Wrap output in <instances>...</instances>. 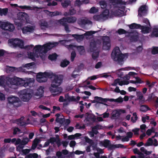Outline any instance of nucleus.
I'll use <instances>...</instances> for the list:
<instances>
[{
    "label": "nucleus",
    "mask_w": 158,
    "mask_h": 158,
    "mask_svg": "<svg viewBox=\"0 0 158 158\" xmlns=\"http://www.w3.org/2000/svg\"><path fill=\"white\" fill-rule=\"evenodd\" d=\"M53 79L51 84V87L49 88L50 91L52 93H54L53 96L58 95L62 92L63 89L60 87H58L62 83L63 77L62 75H53L51 74Z\"/></svg>",
    "instance_id": "f257e3e1"
},
{
    "label": "nucleus",
    "mask_w": 158,
    "mask_h": 158,
    "mask_svg": "<svg viewBox=\"0 0 158 158\" xmlns=\"http://www.w3.org/2000/svg\"><path fill=\"white\" fill-rule=\"evenodd\" d=\"M19 78L14 77L9 78L8 81L11 85H19L27 87V89L31 87L34 83V80L33 78H25L24 79L21 78V81L19 80Z\"/></svg>",
    "instance_id": "f03ea898"
},
{
    "label": "nucleus",
    "mask_w": 158,
    "mask_h": 158,
    "mask_svg": "<svg viewBox=\"0 0 158 158\" xmlns=\"http://www.w3.org/2000/svg\"><path fill=\"white\" fill-rule=\"evenodd\" d=\"M126 54H123L118 47H115L111 53L112 58L114 61H117L118 64L122 65L123 63V59L125 58Z\"/></svg>",
    "instance_id": "7ed1b4c3"
},
{
    "label": "nucleus",
    "mask_w": 158,
    "mask_h": 158,
    "mask_svg": "<svg viewBox=\"0 0 158 158\" xmlns=\"http://www.w3.org/2000/svg\"><path fill=\"white\" fill-rule=\"evenodd\" d=\"M7 100L8 103L15 107H18L22 105L21 101L17 97L11 95L7 98Z\"/></svg>",
    "instance_id": "20e7f679"
},
{
    "label": "nucleus",
    "mask_w": 158,
    "mask_h": 158,
    "mask_svg": "<svg viewBox=\"0 0 158 158\" xmlns=\"http://www.w3.org/2000/svg\"><path fill=\"white\" fill-rule=\"evenodd\" d=\"M52 75L50 73L45 72L38 73L36 76V80L40 83L45 82L48 80V78H51Z\"/></svg>",
    "instance_id": "39448f33"
},
{
    "label": "nucleus",
    "mask_w": 158,
    "mask_h": 158,
    "mask_svg": "<svg viewBox=\"0 0 158 158\" xmlns=\"http://www.w3.org/2000/svg\"><path fill=\"white\" fill-rule=\"evenodd\" d=\"M0 27L2 29L8 31L10 32H12L15 29L13 24L11 23L8 22H0Z\"/></svg>",
    "instance_id": "423d86ee"
},
{
    "label": "nucleus",
    "mask_w": 158,
    "mask_h": 158,
    "mask_svg": "<svg viewBox=\"0 0 158 158\" xmlns=\"http://www.w3.org/2000/svg\"><path fill=\"white\" fill-rule=\"evenodd\" d=\"M8 42L12 44L15 47H19L21 48H24L23 41L18 38L15 39H9Z\"/></svg>",
    "instance_id": "0eeeda50"
},
{
    "label": "nucleus",
    "mask_w": 158,
    "mask_h": 158,
    "mask_svg": "<svg viewBox=\"0 0 158 158\" xmlns=\"http://www.w3.org/2000/svg\"><path fill=\"white\" fill-rule=\"evenodd\" d=\"M19 96L23 101L28 102L31 98L32 95L27 90L24 89L21 91Z\"/></svg>",
    "instance_id": "6e6552de"
},
{
    "label": "nucleus",
    "mask_w": 158,
    "mask_h": 158,
    "mask_svg": "<svg viewBox=\"0 0 158 158\" xmlns=\"http://www.w3.org/2000/svg\"><path fill=\"white\" fill-rule=\"evenodd\" d=\"M102 41L103 48L106 50H109L110 48V39L107 36H103L102 38Z\"/></svg>",
    "instance_id": "1a4fd4ad"
},
{
    "label": "nucleus",
    "mask_w": 158,
    "mask_h": 158,
    "mask_svg": "<svg viewBox=\"0 0 158 158\" xmlns=\"http://www.w3.org/2000/svg\"><path fill=\"white\" fill-rule=\"evenodd\" d=\"M17 18L19 20L24 23H27V20L29 19V16L25 12H20L17 14Z\"/></svg>",
    "instance_id": "9d476101"
},
{
    "label": "nucleus",
    "mask_w": 158,
    "mask_h": 158,
    "mask_svg": "<svg viewBox=\"0 0 158 158\" xmlns=\"http://www.w3.org/2000/svg\"><path fill=\"white\" fill-rule=\"evenodd\" d=\"M101 43V40L99 39L91 41L90 43V51L93 52L95 51L97 49V47L100 45Z\"/></svg>",
    "instance_id": "9b49d317"
},
{
    "label": "nucleus",
    "mask_w": 158,
    "mask_h": 158,
    "mask_svg": "<svg viewBox=\"0 0 158 158\" xmlns=\"http://www.w3.org/2000/svg\"><path fill=\"white\" fill-rule=\"evenodd\" d=\"M100 144L106 148H108L109 150H112L113 149L110 148V146L113 144H111L110 140L108 139H104L103 141H101L100 142Z\"/></svg>",
    "instance_id": "f8f14e48"
},
{
    "label": "nucleus",
    "mask_w": 158,
    "mask_h": 158,
    "mask_svg": "<svg viewBox=\"0 0 158 158\" xmlns=\"http://www.w3.org/2000/svg\"><path fill=\"white\" fill-rule=\"evenodd\" d=\"M138 15L140 17L145 15L147 14L146 5L141 6L138 10Z\"/></svg>",
    "instance_id": "ddd939ff"
},
{
    "label": "nucleus",
    "mask_w": 158,
    "mask_h": 158,
    "mask_svg": "<svg viewBox=\"0 0 158 158\" xmlns=\"http://www.w3.org/2000/svg\"><path fill=\"white\" fill-rule=\"evenodd\" d=\"M34 30V29L32 26L24 27L22 29L23 34H26L27 32H31Z\"/></svg>",
    "instance_id": "4468645a"
},
{
    "label": "nucleus",
    "mask_w": 158,
    "mask_h": 158,
    "mask_svg": "<svg viewBox=\"0 0 158 158\" xmlns=\"http://www.w3.org/2000/svg\"><path fill=\"white\" fill-rule=\"evenodd\" d=\"M28 56L29 58L31 59L33 61H35V57L37 58L39 57V56L35 52H28Z\"/></svg>",
    "instance_id": "2eb2a0df"
},
{
    "label": "nucleus",
    "mask_w": 158,
    "mask_h": 158,
    "mask_svg": "<svg viewBox=\"0 0 158 158\" xmlns=\"http://www.w3.org/2000/svg\"><path fill=\"white\" fill-rule=\"evenodd\" d=\"M136 95L138 97V99L139 100L140 102H144L145 98L141 92L140 91L136 92Z\"/></svg>",
    "instance_id": "dca6fc26"
},
{
    "label": "nucleus",
    "mask_w": 158,
    "mask_h": 158,
    "mask_svg": "<svg viewBox=\"0 0 158 158\" xmlns=\"http://www.w3.org/2000/svg\"><path fill=\"white\" fill-rule=\"evenodd\" d=\"M35 52L37 54L39 53H42V46L40 45H37L35 46L34 48Z\"/></svg>",
    "instance_id": "f3484780"
},
{
    "label": "nucleus",
    "mask_w": 158,
    "mask_h": 158,
    "mask_svg": "<svg viewBox=\"0 0 158 158\" xmlns=\"http://www.w3.org/2000/svg\"><path fill=\"white\" fill-rule=\"evenodd\" d=\"M94 99L97 103L103 104L104 105H106V104L103 103L105 102V98H103L101 97L95 96L94 97Z\"/></svg>",
    "instance_id": "a211bd4d"
},
{
    "label": "nucleus",
    "mask_w": 158,
    "mask_h": 158,
    "mask_svg": "<svg viewBox=\"0 0 158 158\" xmlns=\"http://www.w3.org/2000/svg\"><path fill=\"white\" fill-rule=\"evenodd\" d=\"M67 22L69 23H74L77 20L76 18L75 17L71 16L66 17Z\"/></svg>",
    "instance_id": "6ab92c4d"
},
{
    "label": "nucleus",
    "mask_w": 158,
    "mask_h": 158,
    "mask_svg": "<svg viewBox=\"0 0 158 158\" xmlns=\"http://www.w3.org/2000/svg\"><path fill=\"white\" fill-rule=\"evenodd\" d=\"M72 36L76 39L77 41H82L84 38L83 35L73 34Z\"/></svg>",
    "instance_id": "aec40b11"
},
{
    "label": "nucleus",
    "mask_w": 158,
    "mask_h": 158,
    "mask_svg": "<svg viewBox=\"0 0 158 158\" xmlns=\"http://www.w3.org/2000/svg\"><path fill=\"white\" fill-rule=\"evenodd\" d=\"M141 25L139 24H137L135 23H133L129 25V27L131 29H140Z\"/></svg>",
    "instance_id": "412c9836"
},
{
    "label": "nucleus",
    "mask_w": 158,
    "mask_h": 158,
    "mask_svg": "<svg viewBox=\"0 0 158 158\" xmlns=\"http://www.w3.org/2000/svg\"><path fill=\"white\" fill-rule=\"evenodd\" d=\"M120 114V111L115 110L112 112L111 116L113 118H118L119 117Z\"/></svg>",
    "instance_id": "4be33fe9"
},
{
    "label": "nucleus",
    "mask_w": 158,
    "mask_h": 158,
    "mask_svg": "<svg viewBox=\"0 0 158 158\" xmlns=\"http://www.w3.org/2000/svg\"><path fill=\"white\" fill-rule=\"evenodd\" d=\"M150 109L147 105H141L140 110L142 112H146L148 110H150Z\"/></svg>",
    "instance_id": "5701e85b"
},
{
    "label": "nucleus",
    "mask_w": 158,
    "mask_h": 158,
    "mask_svg": "<svg viewBox=\"0 0 158 158\" xmlns=\"http://www.w3.org/2000/svg\"><path fill=\"white\" fill-rule=\"evenodd\" d=\"M47 11L50 13V15L52 17L57 15H63L62 13L61 12L58 11L54 12H50L48 10H47Z\"/></svg>",
    "instance_id": "b1692460"
},
{
    "label": "nucleus",
    "mask_w": 158,
    "mask_h": 158,
    "mask_svg": "<svg viewBox=\"0 0 158 158\" xmlns=\"http://www.w3.org/2000/svg\"><path fill=\"white\" fill-rule=\"evenodd\" d=\"M130 40L131 42H135L137 41L139 39V36L138 35H131L130 37Z\"/></svg>",
    "instance_id": "393cba45"
},
{
    "label": "nucleus",
    "mask_w": 158,
    "mask_h": 158,
    "mask_svg": "<svg viewBox=\"0 0 158 158\" xmlns=\"http://www.w3.org/2000/svg\"><path fill=\"white\" fill-rule=\"evenodd\" d=\"M140 29L143 33H147L149 32L150 28L148 27L142 26L141 25Z\"/></svg>",
    "instance_id": "a878e982"
},
{
    "label": "nucleus",
    "mask_w": 158,
    "mask_h": 158,
    "mask_svg": "<svg viewBox=\"0 0 158 158\" xmlns=\"http://www.w3.org/2000/svg\"><path fill=\"white\" fill-rule=\"evenodd\" d=\"M58 56L57 54L54 53L52 54L49 55L48 57V59L52 61L55 60L56 59Z\"/></svg>",
    "instance_id": "bb28decb"
},
{
    "label": "nucleus",
    "mask_w": 158,
    "mask_h": 158,
    "mask_svg": "<svg viewBox=\"0 0 158 158\" xmlns=\"http://www.w3.org/2000/svg\"><path fill=\"white\" fill-rule=\"evenodd\" d=\"M77 49L79 52V54L81 55H83L85 53V50L83 46H79L77 47Z\"/></svg>",
    "instance_id": "cd10ccee"
},
{
    "label": "nucleus",
    "mask_w": 158,
    "mask_h": 158,
    "mask_svg": "<svg viewBox=\"0 0 158 158\" xmlns=\"http://www.w3.org/2000/svg\"><path fill=\"white\" fill-rule=\"evenodd\" d=\"M71 4V2L69 0H65L64 2H62L61 4L63 8H66Z\"/></svg>",
    "instance_id": "c85d7f7f"
},
{
    "label": "nucleus",
    "mask_w": 158,
    "mask_h": 158,
    "mask_svg": "<svg viewBox=\"0 0 158 158\" xmlns=\"http://www.w3.org/2000/svg\"><path fill=\"white\" fill-rule=\"evenodd\" d=\"M116 148H126V147L123 145L121 144H114L111 145L110 146V148L113 149V150Z\"/></svg>",
    "instance_id": "c756f323"
},
{
    "label": "nucleus",
    "mask_w": 158,
    "mask_h": 158,
    "mask_svg": "<svg viewBox=\"0 0 158 158\" xmlns=\"http://www.w3.org/2000/svg\"><path fill=\"white\" fill-rule=\"evenodd\" d=\"M88 2L89 1H88L87 0H84L81 2L80 0H76L75 2V4L78 6H80L83 3H85L86 4L88 3Z\"/></svg>",
    "instance_id": "7c9ffc66"
},
{
    "label": "nucleus",
    "mask_w": 158,
    "mask_h": 158,
    "mask_svg": "<svg viewBox=\"0 0 158 158\" xmlns=\"http://www.w3.org/2000/svg\"><path fill=\"white\" fill-rule=\"evenodd\" d=\"M109 10L106 9L103 11L102 13L101 14L103 19L104 18H107L109 16Z\"/></svg>",
    "instance_id": "2f4dec72"
},
{
    "label": "nucleus",
    "mask_w": 158,
    "mask_h": 158,
    "mask_svg": "<svg viewBox=\"0 0 158 158\" xmlns=\"http://www.w3.org/2000/svg\"><path fill=\"white\" fill-rule=\"evenodd\" d=\"M124 11L120 9H118L114 11V13L116 15L119 17H122L123 16Z\"/></svg>",
    "instance_id": "473e14b6"
},
{
    "label": "nucleus",
    "mask_w": 158,
    "mask_h": 158,
    "mask_svg": "<svg viewBox=\"0 0 158 158\" xmlns=\"http://www.w3.org/2000/svg\"><path fill=\"white\" fill-rule=\"evenodd\" d=\"M8 12L7 8H5L2 9L0 8V15L2 16L3 15H6Z\"/></svg>",
    "instance_id": "72a5a7b5"
},
{
    "label": "nucleus",
    "mask_w": 158,
    "mask_h": 158,
    "mask_svg": "<svg viewBox=\"0 0 158 158\" xmlns=\"http://www.w3.org/2000/svg\"><path fill=\"white\" fill-rule=\"evenodd\" d=\"M58 22L63 26L67 23L66 17H63L61 19L59 20Z\"/></svg>",
    "instance_id": "f704fd0d"
},
{
    "label": "nucleus",
    "mask_w": 158,
    "mask_h": 158,
    "mask_svg": "<svg viewBox=\"0 0 158 158\" xmlns=\"http://www.w3.org/2000/svg\"><path fill=\"white\" fill-rule=\"evenodd\" d=\"M58 43L57 42H55L53 43H49L46 44L48 47L50 48V50L52 48L56 46Z\"/></svg>",
    "instance_id": "c9c22d12"
},
{
    "label": "nucleus",
    "mask_w": 158,
    "mask_h": 158,
    "mask_svg": "<svg viewBox=\"0 0 158 158\" xmlns=\"http://www.w3.org/2000/svg\"><path fill=\"white\" fill-rule=\"evenodd\" d=\"M69 61L64 60L61 62L60 65L62 67H66L69 64Z\"/></svg>",
    "instance_id": "e433bc0d"
},
{
    "label": "nucleus",
    "mask_w": 158,
    "mask_h": 158,
    "mask_svg": "<svg viewBox=\"0 0 158 158\" xmlns=\"http://www.w3.org/2000/svg\"><path fill=\"white\" fill-rule=\"evenodd\" d=\"M153 144V140L151 138H149L148 139L146 143L144 144L145 146H149Z\"/></svg>",
    "instance_id": "4c0bfd02"
},
{
    "label": "nucleus",
    "mask_w": 158,
    "mask_h": 158,
    "mask_svg": "<svg viewBox=\"0 0 158 158\" xmlns=\"http://www.w3.org/2000/svg\"><path fill=\"white\" fill-rule=\"evenodd\" d=\"M112 3H114L117 4L123 5L125 4V2L121 0H111Z\"/></svg>",
    "instance_id": "58836bf2"
},
{
    "label": "nucleus",
    "mask_w": 158,
    "mask_h": 158,
    "mask_svg": "<svg viewBox=\"0 0 158 158\" xmlns=\"http://www.w3.org/2000/svg\"><path fill=\"white\" fill-rule=\"evenodd\" d=\"M98 31H86L84 34V35L85 36H91L95 34V33H96L98 32Z\"/></svg>",
    "instance_id": "ea45409f"
},
{
    "label": "nucleus",
    "mask_w": 158,
    "mask_h": 158,
    "mask_svg": "<svg viewBox=\"0 0 158 158\" xmlns=\"http://www.w3.org/2000/svg\"><path fill=\"white\" fill-rule=\"evenodd\" d=\"M92 52L93 53L92 55V58L94 60H95L98 57L99 52L98 51L96 52L95 51Z\"/></svg>",
    "instance_id": "a19ab883"
},
{
    "label": "nucleus",
    "mask_w": 158,
    "mask_h": 158,
    "mask_svg": "<svg viewBox=\"0 0 158 158\" xmlns=\"http://www.w3.org/2000/svg\"><path fill=\"white\" fill-rule=\"evenodd\" d=\"M42 52L44 53H46L49 50H50V48H48L46 44H44L42 47Z\"/></svg>",
    "instance_id": "79ce46f5"
},
{
    "label": "nucleus",
    "mask_w": 158,
    "mask_h": 158,
    "mask_svg": "<svg viewBox=\"0 0 158 158\" xmlns=\"http://www.w3.org/2000/svg\"><path fill=\"white\" fill-rule=\"evenodd\" d=\"M94 19L96 21H100L103 19L102 15L101 14L99 15H95L93 17Z\"/></svg>",
    "instance_id": "37998d69"
},
{
    "label": "nucleus",
    "mask_w": 158,
    "mask_h": 158,
    "mask_svg": "<svg viewBox=\"0 0 158 158\" xmlns=\"http://www.w3.org/2000/svg\"><path fill=\"white\" fill-rule=\"evenodd\" d=\"M81 24L82 25H85L88 23H92V22L88 19H81L80 21Z\"/></svg>",
    "instance_id": "c03bdc74"
},
{
    "label": "nucleus",
    "mask_w": 158,
    "mask_h": 158,
    "mask_svg": "<svg viewBox=\"0 0 158 158\" xmlns=\"http://www.w3.org/2000/svg\"><path fill=\"white\" fill-rule=\"evenodd\" d=\"M156 97V96H155L154 93H152L148 95V101H151L152 100H154Z\"/></svg>",
    "instance_id": "a18cd8bd"
},
{
    "label": "nucleus",
    "mask_w": 158,
    "mask_h": 158,
    "mask_svg": "<svg viewBox=\"0 0 158 158\" xmlns=\"http://www.w3.org/2000/svg\"><path fill=\"white\" fill-rule=\"evenodd\" d=\"M117 32L119 35L126 34L128 33L127 31L122 28L118 29L117 31Z\"/></svg>",
    "instance_id": "49530a36"
},
{
    "label": "nucleus",
    "mask_w": 158,
    "mask_h": 158,
    "mask_svg": "<svg viewBox=\"0 0 158 158\" xmlns=\"http://www.w3.org/2000/svg\"><path fill=\"white\" fill-rule=\"evenodd\" d=\"M35 63L34 62H32L29 63H27L26 64H24L23 66L24 68H29L31 66H32L35 64Z\"/></svg>",
    "instance_id": "de8ad7c7"
},
{
    "label": "nucleus",
    "mask_w": 158,
    "mask_h": 158,
    "mask_svg": "<svg viewBox=\"0 0 158 158\" xmlns=\"http://www.w3.org/2000/svg\"><path fill=\"white\" fill-rule=\"evenodd\" d=\"M86 114H87V116L89 118L93 120H95V117L94 114H90L88 113H86Z\"/></svg>",
    "instance_id": "09e8293b"
},
{
    "label": "nucleus",
    "mask_w": 158,
    "mask_h": 158,
    "mask_svg": "<svg viewBox=\"0 0 158 158\" xmlns=\"http://www.w3.org/2000/svg\"><path fill=\"white\" fill-rule=\"evenodd\" d=\"M98 11V9H96L95 7L93 6L91 8L89 11L90 13H95L97 12Z\"/></svg>",
    "instance_id": "8fccbe9b"
},
{
    "label": "nucleus",
    "mask_w": 158,
    "mask_h": 158,
    "mask_svg": "<svg viewBox=\"0 0 158 158\" xmlns=\"http://www.w3.org/2000/svg\"><path fill=\"white\" fill-rule=\"evenodd\" d=\"M133 115L134 116V119H133L134 117H132L131 118V121L133 123H135L136 122V121L138 119V117L136 115V113L134 112L133 113Z\"/></svg>",
    "instance_id": "3c124183"
},
{
    "label": "nucleus",
    "mask_w": 158,
    "mask_h": 158,
    "mask_svg": "<svg viewBox=\"0 0 158 158\" xmlns=\"http://www.w3.org/2000/svg\"><path fill=\"white\" fill-rule=\"evenodd\" d=\"M152 54L155 55L158 53V47H154L152 50Z\"/></svg>",
    "instance_id": "603ef678"
},
{
    "label": "nucleus",
    "mask_w": 158,
    "mask_h": 158,
    "mask_svg": "<svg viewBox=\"0 0 158 158\" xmlns=\"http://www.w3.org/2000/svg\"><path fill=\"white\" fill-rule=\"evenodd\" d=\"M76 56V54L75 51L72 52L71 55V61L73 62L74 61Z\"/></svg>",
    "instance_id": "864d4df0"
},
{
    "label": "nucleus",
    "mask_w": 158,
    "mask_h": 158,
    "mask_svg": "<svg viewBox=\"0 0 158 158\" xmlns=\"http://www.w3.org/2000/svg\"><path fill=\"white\" fill-rule=\"evenodd\" d=\"M21 131V130L18 127H15L13 128V134L14 135H15L18 133V132H20Z\"/></svg>",
    "instance_id": "5fc2aeb1"
},
{
    "label": "nucleus",
    "mask_w": 158,
    "mask_h": 158,
    "mask_svg": "<svg viewBox=\"0 0 158 158\" xmlns=\"http://www.w3.org/2000/svg\"><path fill=\"white\" fill-rule=\"evenodd\" d=\"M152 34L156 37H158V28H154Z\"/></svg>",
    "instance_id": "6e6d98bb"
},
{
    "label": "nucleus",
    "mask_w": 158,
    "mask_h": 158,
    "mask_svg": "<svg viewBox=\"0 0 158 158\" xmlns=\"http://www.w3.org/2000/svg\"><path fill=\"white\" fill-rule=\"evenodd\" d=\"M56 121L58 123H60V124H63L65 122V119L64 118H59Z\"/></svg>",
    "instance_id": "4d7b16f0"
},
{
    "label": "nucleus",
    "mask_w": 158,
    "mask_h": 158,
    "mask_svg": "<svg viewBox=\"0 0 158 158\" xmlns=\"http://www.w3.org/2000/svg\"><path fill=\"white\" fill-rule=\"evenodd\" d=\"M29 140V139L28 138H24L22 141V143L25 145L28 143Z\"/></svg>",
    "instance_id": "13d9d810"
},
{
    "label": "nucleus",
    "mask_w": 158,
    "mask_h": 158,
    "mask_svg": "<svg viewBox=\"0 0 158 158\" xmlns=\"http://www.w3.org/2000/svg\"><path fill=\"white\" fill-rule=\"evenodd\" d=\"M19 8L21 9H26L27 10H31V7L30 6H19Z\"/></svg>",
    "instance_id": "bf43d9fd"
},
{
    "label": "nucleus",
    "mask_w": 158,
    "mask_h": 158,
    "mask_svg": "<svg viewBox=\"0 0 158 158\" xmlns=\"http://www.w3.org/2000/svg\"><path fill=\"white\" fill-rule=\"evenodd\" d=\"M146 126L145 124H143L140 125V129L141 131L142 132H144L145 131Z\"/></svg>",
    "instance_id": "052dcab7"
},
{
    "label": "nucleus",
    "mask_w": 158,
    "mask_h": 158,
    "mask_svg": "<svg viewBox=\"0 0 158 158\" xmlns=\"http://www.w3.org/2000/svg\"><path fill=\"white\" fill-rule=\"evenodd\" d=\"M40 27H47L48 24V23L45 21H44L43 22H41L40 25Z\"/></svg>",
    "instance_id": "680f3d73"
},
{
    "label": "nucleus",
    "mask_w": 158,
    "mask_h": 158,
    "mask_svg": "<svg viewBox=\"0 0 158 158\" xmlns=\"http://www.w3.org/2000/svg\"><path fill=\"white\" fill-rule=\"evenodd\" d=\"M50 143L52 144L54 143V142H56V139L55 137H51L50 139H48Z\"/></svg>",
    "instance_id": "e2e57ef3"
},
{
    "label": "nucleus",
    "mask_w": 158,
    "mask_h": 158,
    "mask_svg": "<svg viewBox=\"0 0 158 158\" xmlns=\"http://www.w3.org/2000/svg\"><path fill=\"white\" fill-rule=\"evenodd\" d=\"M64 26V30L67 33H69L71 31L69 30V25L67 23Z\"/></svg>",
    "instance_id": "0e129e2a"
},
{
    "label": "nucleus",
    "mask_w": 158,
    "mask_h": 158,
    "mask_svg": "<svg viewBox=\"0 0 158 158\" xmlns=\"http://www.w3.org/2000/svg\"><path fill=\"white\" fill-rule=\"evenodd\" d=\"M30 150L29 149H22V152L23 153L26 155L28 154L30 152Z\"/></svg>",
    "instance_id": "69168bd1"
},
{
    "label": "nucleus",
    "mask_w": 158,
    "mask_h": 158,
    "mask_svg": "<svg viewBox=\"0 0 158 158\" xmlns=\"http://www.w3.org/2000/svg\"><path fill=\"white\" fill-rule=\"evenodd\" d=\"M44 88L43 86H40L38 89V91L41 94H42L44 92Z\"/></svg>",
    "instance_id": "338daca9"
},
{
    "label": "nucleus",
    "mask_w": 158,
    "mask_h": 158,
    "mask_svg": "<svg viewBox=\"0 0 158 158\" xmlns=\"http://www.w3.org/2000/svg\"><path fill=\"white\" fill-rule=\"evenodd\" d=\"M85 141L87 143H92L93 142V141L92 139L89 138L87 136H85Z\"/></svg>",
    "instance_id": "774afa93"
}]
</instances>
